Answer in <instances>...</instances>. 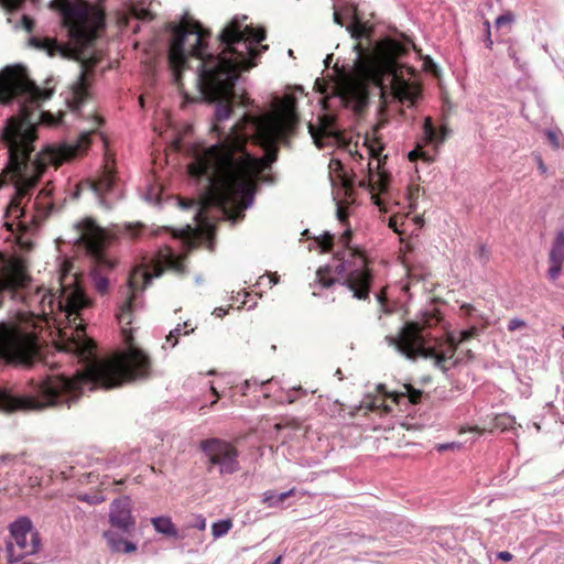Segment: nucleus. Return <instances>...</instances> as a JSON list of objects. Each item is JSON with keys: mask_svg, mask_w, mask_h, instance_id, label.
Listing matches in <instances>:
<instances>
[{"mask_svg": "<svg viewBox=\"0 0 564 564\" xmlns=\"http://www.w3.org/2000/svg\"><path fill=\"white\" fill-rule=\"evenodd\" d=\"M126 228H127V232L131 237H137L139 235V231H140V227L139 226H133V225L129 224V225L126 226Z\"/></svg>", "mask_w": 564, "mask_h": 564, "instance_id": "6e6d98bb", "label": "nucleus"}, {"mask_svg": "<svg viewBox=\"0 0 564 564\" xmlns=\"http://www.w3.org/2000/svg\"><path fill=\"white\" fill-rule=\"evenodd\" d=\"M265 278L268 279L269 288H272L273 285L278 284L280 279L276 272L268 273L260 276L257 284L262 285Z\"/></svg>", "mask_w": 564, "mask_h": 564, "instance_id": "79ce46f5", "label": "nucleus"}, {"mask_svg": "<svg viewBox=\"0 0 564 564\" xmlns=\"http://www.w3.org/2000/svg\"><path fill=\"white\" fill-rule=\"evenodd\" d=\"M78 500L87 502L89 505H96L101 501V499L97 495H88V494L79 495Z\"/></svg>", "mask_w": 564, "mask_h": 564, "instance_id": "a18cd8bd", "label": "nucleus"}, {"mask_svg": "<svg viewBox=\"0 0 564 564\" xmlns=\"http://www.w3.org/2000/svg\"><path fill=\"white\" fill-rule=\"evenodd\" d=\"M15 455H12V454H3L0 456V463H7V462H12L15 459Z\"/></svg>", "mask_w": 564, "mask_h": 564, "instance_id": "13d9d810", "label": "nucleus"}, {"mask_svg": "<svg viewBox=\"0 0 564 564\" xmlns=\"http://www.w3.org/2000/svg\"><path fill=\"white\" fill-rule=\"evenodd\" d=\"M52 88H42L29 77L22 65L7 66L0 72V104L15 105L18 113L10 116L0 140L8 149L13 195L4 210L3 226L10 232H29L37 228L52 213L53 187L46 184L32 200V189L41 173L31 159L36 128L29 117L28 106L44 101L53 95Z\"/></svg>", "mask_w": 564, "mask_h": 564, "instance_id": "f03ea898", "label": "nucleus"}, {"mask_svg": "<svg viewBox=\"0 0 564 564\" xmlns=\"http://www.w3.org/2000/svg\"><path fill=\"white\" fill-rule=\"evenodd\" d=\"M297 123L295 101H288L262 123L261 133L269 143L285 142L295 132Z\"/></svg>", "mask_w": 564, "mask_h": 564, "instance_id": "2eb2a0df", "label": "nucleus"}, {"mask_svg": "<svg viewBox=\"0 0 564 564\" xmlns=\"http://www.w3.org/2000/svg\"><path fill=\"white\" fill-rule=\"evenodd\" d=\"M478 334H479V327L476 326V325H471V326H469V327H467L465 329H462L458 333L457 341L458 343L467 341V340L476 337Z\"/></svg>", "mask_w": 564, "mask_h": 564, "instance_id": "f704fd0d", "label": "nucleus"}, {"mask_svg": "<svg viewBox=\"0 0 564 564\" xmlns=\"http://www.w3.org/2000/svg\"><path fill=\"white\" fill-rule=\"evenodd\" d=\"M522 326H525V322L523 319L512 318L508 323V330L509 332H514V330H517L518 328H520Z\"/></svg>", "mask_w": 564, "mask_h": 564, "instance_id": "09e8293b", "label": "nucleus"}, {"mask_svg": "<svg viewBox=\"0 0 564 564\" xmlns=\"http://www.w3.org/2000/svg\"><path fill=\"white\" fill-rule=\"evenodd\" d=\"M550 262H564V229L556 232L549 253Z\"/></svg>", "mask_w": 564, "mask_h": 564, "instance_id": "393cba45", "label": "nucleus"}, {"mask_svg": "<svg viewBox=\"0 0 564 564\" xmlns=\"http://www.w3.org/2000/svg\"><path fill=\"white\" fill-rule=\"evenodd\" d=\"M200 451L207 457V470L210 473L217 466L220 475H232L240 469L239 452L229 442L212 437L203 440Z\"/></svg>", "mask_w": 564, "mask_h": 564, "instance_id": "4468645a", "label": "nucleus"}, {"mask_svg": "<svg viewBox=\"0 0 564 564\" xmlns=\"http://www.w3.org/2000/svg\"><path fill=\"white\" fill-rule=\"evenodd\" d=\"M37 352L35 338L18 326L0 323V362L30 367Z\"/></svg>", "mask_w": 564, "mask_h": 564, "instance_id": "f8f14e48", "label": "nucleus"}, {"mask_svg": "<svg viewBox=\"0 0 564 564\" xmlns=\"http://www.w3.org/2000/svg\"><path fill=\"white\" fill-rule=\"evenodd\" d=\"M460 311L463 312V315L468 318L477 317L479 316L478 311L476 307L469 303H464L460 305Z\"/></svg>", "mask_w": 564, "mask_h": 564, "instance_id": "a19ab883", "label": "nucleus"}, {"mask_svg": "<svg viewBox=\"0 0 564 564\" xmlns=\"http://www.w3.org/2000/svg\"><path fill=\"white\" fill-rule=\"evenodd\" d=\"M355 57L347 74L337 80L325 82L317 78L315 89L322 95L324 104L336 102L348 107L357 97L359 86L367 83L380 85L386 74L394 70V61L386 56L381 48H364L360 43L352 47Z\"/></svg>", "mask_w": 564, "mask_h": 564, "instance_id": "423d86ee", "label": "nucleus"}, {"mask_svg": "<svg viewBox=\"0 0 564 564\" xmlns=\"http://www.w3.org/2000/svg\"><path fill=\"white\" fill-rule=\"evenodd\" d=\"M154 530L169 538H177L178 531L170 517L160 516L151 519Z\"/></svg>", "mask_w": 564, "mask_h": 564, "instance_id": "4be33fe9", "label": "nucleus"}, {"mask_svg": "<svg viewBox=\"0 0 564 564\" xmlns=\"http://www.w3.org/2000/svg\"><path fill=\"white\" fill-rule=\"evenodd\" d=\"M360 409H367V410H372L375 408L373 403L372 402H365L362 404H360L359 406Z\"/></svg>", "mask_w": 564, "mask_h": 564, "instance_id": "69168bd1", "label": "nucleus"}, {"mask_svg": "<svg viewBox=\"0 0 564 564\" xmlns=\"http://www.w3.org/2000/svg\"><path fill=\"white\" fill-rule=\"evenodd\" d=\"M306 394L307 390L303 389L301 386L292 387L285 392V397L281 400V402L292 404Z\"/></svg>", "mask_w": 564, "mask_h": 564, "instance_id": "7c9ffc66", "label": "nucleus"}, {"mask_svg": "<svg viewBox=\"0 0 564 564\" xmlns=\"http://www.w3.org/2000/svg\"><path fill=\"white\" fill-rule=\"evenodd\" d=\"M85 191L91 193L106 209H110L122 197V188L117 183L113 171L108 166L98 180L80 182L72 194L73 198H78Z\"/></svg>", "mask_w": 564, "mask_h": 564, "instance_id": "dca6fc26", "label": "nucleus"}, {"mask_svg": "<svg viewBox=\"0 0 564 564\" xmlns=\"http://www.w3.org/2000/svg\"><path fill=\"white\" fill-rule=\"evenodd\" d=\"M397 96L400 101H406L409 107H415L420 96V90L409 82L402 80L400 87L398 88Z\"/></svg>", "mask_w": 564, "mask_h": 564, "instance_id": "5701e85b", "label": "nucleus"}, {"mask_svg": "<svg viewBox=\"0 0 564 564\" xmlns=\"http://www.w3.org/2000/svg\"><path fill=\"white\" fill-rule=\"evenodd\" d=\"M247 15H236L219 33L223 45L219 54L206 53L207 44L197 21L182 17V24L169 22L165 25L169 61L173 68L188 67V57L198 61L196 79L206 94H229L238 80V72L249 70L256 66L254 59L268 45L257 52L256 45L265 40L263 28L242 26Z\"/></svg>", "mask_w": 564, "mask_h": 564, "instance_id": "7ed1b4c3", "label": "nucleus"}, {"mask_svg": "<svg viewBox=\"0 0 564 564\" xmlns=\"http://www.w3.org/2000/svg\"><path fill=\"white\" fill-rule=\"evenodd\" d=\"M386 341L389 346L394 347L401 356L410 360H415L417 357H435L436 367L444 369L445 355H435L434 348L430 346L426 336L416 323L404 325L398 336L389 335L386 337Z\"/></svg>", "mask_w": 564, "mask_h": 564, "instance_id": "ddd939ff", "label": "nucleus"}, {"mask_svg": "<svg viewBox=\"0 0 564 564\" xmlns=\"http://www.w3.org/2000/svg\"><path fill=\"white\" fill-rule=\"evenodd\" d=\"M333 54H328L325 59H324V64L326 67H329L330 63L333 62Z\"/></svg>", "mask_w": 564, "mask_h": 564, "instance_id": "338daca9", "label": "nucleus"}, {"mask_svg": "<svg viewBox=\"0 0 564 564\" xmlns=\"http://www.w3.org/2000/svg\"><path fill=\"white\" fill-rule=\"evenodd\" d=\"M346 149L354 164L348 171L341 160L332 159L328 166L333 183L337 182L347 189L357 183L359 187L366 188L372 194L387 193L390 184V173L382 169V159L377 160V171H373L370 161L364 164L365 155L358 150L357 144L348 143Z\"/></svg>", "mask_w": 564, "mask_h": 564, "instance_id": "1a4fd4ad", "label": "nucleus"}, {"mask_svg": "<svg viewBox=\"0 0 564 564\" xmlns=\"http://www.w3.org/2000/svg\"><path fill=\"white\" fill-rule=\"evenodd\" d=\"M272 382H275V378H271L269 380H265V381H259L257 378H251V379H247L245 380V382L240 386V391L243 395L248 394V392L250 391V389L252 387H260L261 389H264V387L267 384H270Z\"/></svg>", "mask_w": 564, "mask_h": 564, "instance_id": "2f4dec72", "label": "nucleus"}, {"mask_svg": "<svg viewBox=\"0 0 564 564\" xmlns=\"http://www.w3.org/2000/svg\"><path fill=\"white\" fill-rule=\"evenodd\" d=\"M550 263H551V265L547 270V278L550 281L554 282L561 274L563 262H550Z\"/></svg>", "mask_w": 564, "mask_h": 564, "instance_id": "4c0bfd02", "label": "nucleus"}, {"mask_svg": "<svg viewBox=\"0 0 564 564\" xmlns=\"http://www.w3.org/2000/svg\"><path fill=\"white\" fill-rule=\"evenodd\" d=\"M69 242L77 253L89 258L93 285L99 294H106L109 290L107 272L115 267V262L107 254L108 236L106 230L95 219L84 217L74 223L73 237Z\"/></svg>", "mask_w": 564, "mask_h": 564, "instance_id": "6e6552de", "label": "nucleus"}, {"mask_svg": "<svg viewBox=\"0 0 564 564\" xmlns=\"http://www.w3.org/2000/svg\"><path fill=\"white\" fill-rule=\"evenodd\" d=\"M39 2L40 0H32ZM50 8L57 11L66 32V42L50 36H31L29 44L48 56L82 61L86 50L93 44L98 30L105 26L102 13L88 3L75 0H51Z\"/></svg>", "mask_w": 564, "mask_h": 564, "instance_id": "39448f33", "label": "nucleus"}, {"mask_svg": "<svg viewBox=\"0 0 564 564\" xmlns=\"http://www.w3.org/2000/svg\"><path fill=\"white\" fill-rule=\"evenodd\" d=\"M232 111L231 105L224 102L223 100H218L215 105V122H221L227 120ZM214 129H216V123H214Z\"/></svg>", "mask_w": 564, "mask_h": 564, "instance_id": "cd10ccee", "label": "nucleus"}, {"mask_svg": "<svg viewBox=\"0 0 564 564\" xmlns=\"http://www.w3.org/2000/svg\"><path fill=\"white\" fill-rule=\"evenodd\" d=\"M133 297L120 306L117 319L121 328L126 348L117 351L109 359H101L95 343L88 338H72L61 349V355L74 359L80 365L74 373L46 376L32 380L23 393H15L9 388L0 387V409L13 411H42L52 406L70 408L87 389H112L126 382L147 380L151 376L149 356L138 346L132 337Z\"/></svg>", "mask_w": 564, "mask_h": 564, "instance_id": "f257e3e1", "label": "nucleus"}, {"mask_svg": "<svg viewBox=\"0 0 564 564\" xmlns=\"http://www.w3.org/2000/svg\"><path fill=\"white\" fill-rule=\"evenodd\" d=\"M405 389L410 393V395H409L410 402L417 403L421 399L422 392L420 390H414L408 386L405 387Z\"/></svg>", "mask_w": 564, "mask_h": 564, "instance_id": "8fccbe9b", "label": "nucleus"}, {"mask_svg": "<svg viewBox=\"0 0 564 564\" xmlns=\"http://www.w3.org/2000/svg\"><path fill=\"white\" fill-rule=\"evenodd\" d=\"M11 538L30 535L36 530L33 528V523L29 517H19L9 525Z\"/></svg>", "mask_w": 564, "mask_h": 564, "instance_id": "b1692460", "label": "nucleus"}, {"mask_svg": "<svg viewBox=\"0 0 564 564\" xmlns=\"http://www.w3.org/2000/svg\"><path fill=\"white\" fill-rule=\"evenodd\" d=\"M178 204L182 209H191L196 205L193 200H180Z\"/></svg>", "mask_w": 564, "mask_h": 564, "instance_id": "4d7b16f0", "label": "nucleus"}, {"mask_svg": "<svg viewBox=\"0 0 564 564\" xmlns=\"http://www.w3.org/2000/svg\"><path fill=\"white\" fill-rule=\"evenodd\" d=\"M337 218L341 224H344L347 218V215L344 213V210L339 206L337 207Z\"/></svg>", "mask_w": 564, "mask_h": 564, "instance_id": "bf43d9fd", "label": "nucleus"}, {"mask_svg": "<svg viewBox=\"0 0 564 564\" xmlns=\"http://www.w3.org/2000/svg\"><path fill=\"white\" fill-rule=\"evenodd\" d=\"M538 167H539V170H540V172H541L542 174H544V173L546 172V166H545V164L543 163V161L541 160V158H539V165H538Z\"/></svg>", "mask_w": 564, "mask_h": 564, "instance_id": "0e129e2a", "label": "nucleus"}, {"mask_svg": "<svg viewBox=\"0 0 564 564\" xmlns=\"http://www.w3.org/2000/svg\"><path fill=\"white\" fill-rule=\"evenodd\" d=\"M362 147H365V152H366V155H367V162L366 164L370 161L372 163V167H373V171H377V160L380 158L382 159V169H384V164H386V161H387V155H383L381 156V153L379 150H375L372 148H367L366 147V143H362Z\"/></svg>", "mask_w": 564, "mask_h": 564, "instance_id": "473e14b6", "label": "nucleus"}, {"mask_svg": "<svg viewBox=\"0 0 564 564\" xmlns=\"http://www.w3.org/2000/svg\"><path fill=\"white\" fill-rule=\"evenodd\" d=\"M270 163L249 153L243 144L226 137L225 144H214L193 165L195 177L205 180L214 191V202L223 210H243L251 207L256 191L253 184Z\"/></svg>", "mask_w": 564, "mask_h": 564, "instance_id": "20e7f679", "label": "nucleus"}, {"mask_svg": "<svg viewBox=\"0 0 564 564\" xmlns=\"http://www.w3.org/2000/svg\"><path fill=\"white\" fill-rule=\"evenodd\" d=\"M388 226L391 228L394 232L399 235L405 234V230L403 229L404 226V217L403 216H391L388 220Z\"/></svg>", "mask_w": 564, "mask_h": 564, "instance_id": "72a5a7b5", "label": "nucleus"}, {"mask_svg": "<svg viewBox=\"0 0 564 564\" xmlns=\"http://www.w3.org/2000/svg\"><path fill=\"white\" fill-rule=\"evenodd\" d=\"M545 134H546L549 142L553 145V148H555V149L560 148L558 134L555 131L549 129L545 131Z\"/></svg>", "mask_w": 564, "mask_h": 564, "instance_id": "c03bdc74", "label": "nucleus"}, {"mask_svg": "<svg viewBox=\"0 0 564 564\" xmlns=\"http://www.w3.org/2000/svg\"><path fill=\"white\" fill-rule=\"evenodd\" d=\"M346 30L349 32L350 36L355 40H359L365 35L364 28L361 25L349 24L346 26Z\"/></svg>", "mask_w": 564, "mask_h": 564, "instance_id": "ea45409f", "label": "nucleus"}, {"mask_svg": "<svg viewBox=\"0 0 564 564\" xmlns=\"http://www.w3.org/2000/svg\"><path fill=\"white\" fill-rule=\"evenodd\" d=\"M166 269H172L180 274L185 272V267L178 254L172 248L164 246L158 250L153 268L154 272L144 276V285H150L152 280L160 278Z\"/></svg>", "mask_w": 564, "mask_h": 564, "instance_id": "a211bd4d", "label": "nucleus"}, {"mask_svg": "<svg viewBox=\"0 0 564 564\" xmlns=\"http://www.w3.org/2000/svg\"><path fill=\"white\" fill-rule=\"evenodd\" d=\"M24 0H0V6L8 11H17L23 7Z\"/></svg>", "mask_w": 564, "mask_h": 564, "instance_id": "58836bf2", "label": "nucleus"}, {"mask_svg": "<svg viewBox=\"0 0 564 564\" xmlns=\"http://www.w3.org/2000/svg\"><path fill=\"white\" fill-rule=\"evenodd\" d=\"M192 230L191 225H186L182 229H175L172 227H161L159 228L155 234L158 235L160 231H167L172 235L173 238H183L185 237L189 231Z\"/></svg>", "mask_w": 564, "mask_h": 564, "instance_id": "c9c22d12", "label": "nucleus"}, {"mask_svg": "<svg viewBox=\"0 0 564 564\" xmlns=\"http://www.w3.org/2000/svg\"><path fill=\"white\" fill-rule=\"evenodd\" d=\"M315 242L323 252H329L334 246V235L329 231H324L319 237H314Z\"/></svg>", "mask_w": 564, "mask_h": 564, "instance_id": "c756f323", "label": "nucleus"}, {"mask_svg": "<svg viewBox=\"0 0 564 564\" xmlns=\"http://www.w3.org/2000/svg\"><path fill=\"white\" fill-rule=\"evenodd\" d=\"M88 96L89 82L82 64L77 78L68 86L67 90L64 93L65 104L69 110L77 112L80 110Z\"/></svg>", "mask_w": 564, "mask_h": 564, "instance_id": "6ab92c4d", "label": "nucleus"}, {"mask_svg": "<svg viewBox=\"0 0 564 564\" xmlns=\"http://www.w3.org/2000/svg\"><path fill=\"white\" fill-rule=\"evenodd\" d=\"M337 1L338 0H334V14H333V20L336 24L343 26L344 25V17H343V13L338 10L337 8Z\"/></svg>", "mask_w": 564, "mask_h": 564, "instance_id": "de8ad7c7", "label": "nucleus"}, {"mask_svg": "<svg viewBox=\"0 0 564 564\" xmlns=\"http://www.w3.org/2000/svg\"><path fill=\"white\" fill-rule=\"evenodd\" d=\"M485 45L487 48H491L492 47V40H491V36H490V24L488 21L485 22Z\"/></svg>", "mask_w": 564, "mask_h": 564, "instance_id": "3c124183", "label": "nucleus"}, {"mask_svg": "<svg viewBox=\"0 0 564 564\" xmlns=\"http://www.w3.org/2000/svg\"><path fill=\"white\" fill-rule=\"evenodd\" d=\"M109 529L102 533L112 553H132L137 544L129 539L137 530V521L132 516L131 501L128 497L115 499L109 508Z\"/></svg>", "mask_w": 564, "mask_h": 564, "instance_id": "9d476101", "label": "nucleus"}, {"mask_svg": "<svg viewBox=\"0 0 564 564\" xmlns=\"http://www.w3.org/2000/svg\"><path fill=\"white\" fill-rule=\"evenodd\" d=\"M496 557L503 562H509L512 560L513 555L508 551H500L496 554Z\"/></svg>", "mask_w": 564, "mask_h": 564, "instance_id": "864d4df0", "label": "nucleus"}, {"mask_svg": "<svg viewBox=\"0 0 564 564\" xmlns=\"http://www.w3.org/2000/svg\"><path fill=\"white\" fill-rule=\"evenodd\" d=\"M144 198H145V200L154 203V204L159 203V197L156 195H154V194H151V193L147 194L144 196Z\"/></svg>", "mask_w": 564, "mask_h": 564, "instance_id": "680f3d73", "label": "nucleus"}, {"mask_svg": "<svg viewBox=\"0 0 564 564\" xmlns=\"http://www.w3.org/2000/svg\"><path fill=\"white\" fill-rule=\"evenodd\" d=\"M337 243L343 248L335 252L338 261L335 267L326 264L316 271V279L312 286L317 284L328 289L338 283L346 286L357 300H367L372 284V274L367 268L364 249L352 241V231L347 228L338 238Z\"/></svg>", "mask_w": 564, "mask_h": 564, "instance_id": "0eeeda50", "label": "nucleus"}, {"mask_svg": "<svg viewBox=\"0 0 564 564\" xmlns=\"http://www.w3.org/2000/svg\"><path fill=\"white\" fill-rule=\"evenodd\" d=\"M31 542H28V535L14 536L13 542L7 545L8 561L17 563L26 555L35 554L40 550L41 538L37 531L30 534Z\"/></svg>", "mask_w": 564, "mask_h": 564, "instance_id": "aec40b11", "label": "nucleus"}, {"mask_svg": "<svg viewBox=\"0 0 564 564\" xmlns=\"http://www.w3.org/2000/svg\"><path fill=\"white\" fill-rule=\"evenodd\" d=\"M423 134L427 143L438 147L448 138L451 130L443 126L440 130L434 126L431 117L424 118L422 124Z\"/></svg>", "mask_w": 564, "mask_h": 564, "instance_id": "412c9836", "label": "nucleus"}, {"mask_svg": "<svg viewBox=\"0 0 564 564\" xmlns=\"http://www.w3.org/2000/svg\"><path fill=\"white\" fill-rule=\"evenodd\" d=\"M459 448L460 447V444L459 443H455V442H452V443H444V444H440L437 446V449L438 452H444L446 449H449V448Z\"/></svg>", "mask_w": 564, "mask_h": 564, "instance_id": "5fc2aeb1", "label": "nucleus"}, {"mask_svg": "<svg viewBox=\"0 0 564 564\" xmlns=\"http://www.w3.org/2000/svg\"><path fill=\"white\" fill-rule=\"evenodd\" d=\"M215 316L217 317H223L227 314V310L223 308V307H216L214 310V313H213Z\"/></svg>", "mask_w": 564, "mask_h": 564, "instance_id": "052dcab7", "label": "nucleus"}, {"mask_svg": "<svg viewBox=\"0 0 564 564\" xmlns=\"http://www.w3.org/2000/svg\"><path fill=\"white\" fill-rule=\"evenodd\" d=\"M184 326H187V323L185 322L184 323ZM194 332V328H192L191 330H185L183 333V325L178 324L176 325L175 328H173L170 334L165 337V341L164 344L162 345V348L164 350H167V349H172L174 348L177 343H178V338L182 336V335H188L189 333Z\"/></svg>", "mask_w": 564, "mask_h": 564, "instance_id": "bb28decb", "label": "nucleus"}, {"mask_svg": "<svg viewBox=\"0 0 564 564\" xmlns=\"http://www.w3.org/2000/svg\"><path fill=\"white\" fill-rule=\"evenodd\" d=\"M420 154H421L420 151L412 150V151L409 152V160L410 161H415L419 158Z\"/></svg>", "mask_w": 564, "mask_h": 564, "instance_id": "e2e57ef3", "label": "nucleus"}, {"mask_svg": "<svg viewBox=\"0 0 564 564\" xmlns=\"http://www.w3.org/2000/svg\"><path fill=\"white\" fill-rule=\"evenodd\" d=\"M513 21V15L511 13L501 14L496 19V25L500 26L505 23H511Z\"/></svg>", "mask_w": 564, "mask_h": 564, "instance_id": "603ef678", "label": "nucleus"}, {"mask_svg": "<svg viewBox=\"0 0 564 564\" xmlns=\"http://www.w3.org/2000/svg\"><path fill=\"white\" fill-rule=\"evenodd\" d=\"M475 257L482 265L489 261L490 253L486 245L481 243L478 246Z\"/></svg>", "mask_w": 564, "mask_h": 564, "instance_id": "e433bc0d", "label": "nucleus"}, {"mask_svg": "<svg viewBox=\"0 0 564 564\" xmlns=\"http://www.w3.org/2000/svg\"><path fill=\"white\" fill-rule=\"evenodd\" d=\"M59 294L50 293L46 297L53 312L55 308L64 315L69 327L83 332L80 312L90 306V299L78 284L76 273L64 272L59 278Z\"/></svg>", "mask_w": 564, "mask_h": 564, "instance_id": "9b49d317", "label": "nucleus"}, {"mask_svg": "<svg viewBox=\"0 0 564 564\" xmlns=\"http://www.w3.org/2000/svg\"><path fill=\"white\" fill-rule=\"evenodd\" d=\"M70 156V150L69 149H66L62 154H61V159L62 160H68Z\"/></svg>", "mask_w": 564, "mask_h": 564, "instance_id": "774afa93", "label": "nucleus"}, {"mask_svg": "<svg viewBox=\"0 0 564 564\" xmlns=\"http://www.w3.org/2000/svg\"><path fill=\"white\" fill-rule=\"evenodd\" d=\"M232 522L229 519L218 520L212 525V533L215 539L221 538L231 529Z\"/></svg>", "mask_w": 564, "mask_h": 564, "instance_id": "c85d7f7f", "label": "nucleus"}, {"mask_svg": "<svg viewBox=\"0 0 564 564\" xmlns=\"http://www.w3.org/2000/svg\"><path fill=\"white\" fill-rule=\"evenodd\" d=\"M308 132L317 148L330 144L341 145L345 140L332 115L325 113L317 118V123H308Z\"/></svg>", "mask_w": 564, "mask_h": 564, "instance_id": "f3484780", "label": "nucleus"}, {"mask_svg": "<svg viewBox=\"0 0 564 564\" xmlns=\"http://www.w3.org/2000/svg\"><path fill=\"white\" fill-rule=\"evenodd\" d=\"M21 26L28 32H31L34 26V20L30 15L23 14L21 17Z\"/></svg>", "mask_w": 564, "mask_h": 564, "instance_id": "49530a36", "label": "nucleus"}, {"mask_svg": "<svg viewBox=\"0 0 564 564\" xmlns=\"http://www.w3.org/2000/svg\"><path fill=\"white\" fill-rule=\"evenodd\" d=\"M191 527L196 528L199 531H204L206 529V519L202 514H197L191 523Z\"/></svg>", "mask_w": 564, "mask_h": 564, "instance_id": "37998d69", "label": "nucleus"}, {"mask_svg": "<svg viewBox=\"0 0 564 564\" xmlns=\"http://www.w3.org/2000/svg\"><path fill=\"white\" fill-rule=\"evenodd\" d=\"M294 488L283 491L276 492L274 490H268L263 494L262 502L267 505L269 508L279 507L283 503V501L291 497L294 494Z\"/></svg>", "mask_w": 564, "mask_h": 564, "instance_id": "a878e982", "label": "nucleus"}]
</instances>
